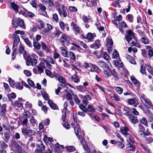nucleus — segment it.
Instances as JSON below:
<instances>
[{
	"mask_svg": "<svg viewBox=\"0 0 153 153\" xmlns=\"http://www.w3.org/2000/svg\"><path fill=\"white\" fill-rule=\"evenodd\" d=\"M45 73L47 76H49L51 78L53 77H56L57 76L58 74H56L54 73V74H52L51 72L48 70H46Z\"/></svg>",
	"mask_w": 153,
	"mask_h": 153,
	"instance_id": "16",
	"label": "nucleus"
},
{
	"mask_svg": "<svg viewBox=\"0 0 153 153\" xmlns=\"http://www.w3.org/2000/svg\"><path fill=\"white\" fill-rule=\"evenodd\" d=\"M18 25L24 28L25 27L24 22L23 19L19 18L18 19Z\"/></svg>",
	"mask_w": 153,
	"mask_h": 153,
	"instance_id": "29",
	"label": "nucleus"
},
{
	"mask_svg": "<svg viewBox=\"0 0 153 153\" xmlns=\"http://www.w3.org/2000/svg\"><path fill=\"white\" fill-rule=\"evenodd\" d=\"M39 50H35V51L40 57H43L44 56L43 52Z\"/></svg>",
	"mask_w": 153,
	"mask_h": 153,
	"instance_id": "42",
	"label": "nucleus"
},
{
	"mask_svg": "<svg viewBox=\"0 0 153 153\" xmlns=\"http://www.w3.org/2000/svg\"><path fill=\"white\" fill-rule=\"evenodd\" d=\"M27 82L28 84L31 87H33L35 85L33 81L30 79H27Z\"/></svg>",
	"mask_w": 153,
	"mask_h": 153,
	"instance_id": "62",
	"label": "nucleus"
},
{
	"mask_svg": "<svg viewBox=\"0 0 153 153\" xmlns=\"http://www.w3.org/2000/svg\"><path fill=\"white\" fill-rule=\"evenodd\" d=\"M58 79L59 82L61 83H65V79L62 76H58Z\"/></svg>",
	"mask_w": 153,
	"mask_h": 153,
	"instance_id": "45",
	"label": "nucleus"
},
{
	"mask_svg": "<svg viewBox=\"0 0 153 153\" xmlns=\"http://www.w3.org/2000/svg\"><path fill=\"white\" fill-rule=\"evenodd\" d=\"M107 45H108L112 46L113 45V42L111 39L108 38L107 39Z\"/></svg>",
	"mask_w": 153,
	"mask_h": 153,
	"instance_id": "51",
	"label": "nucleus"
},
{
	"mask_svg": "<svg viewBox=\"0 0 153 153\" xmlns=\"http://www.w3.org/2000/svg\"><path fill=\"white\" fill-rule=\"evenodd\" d=\"M142 102L147 108H150L152 105V103L149 99L143 95L140 97Z\"/></svg>",
	"mask_w": 153,
	"mask_h": 153,
	"instance_id": "3",
	"label": "nucleus"
},
{
	"mask_svg": "<svg viewBox=\"0 0 153 153\" xmlns=\"http://www.w3.org/2000/svg\"><path fill=\"white\" fill-rule=\"evenodd\" d=\"M19 51V53L23 54L24 58L25 59L27 55V53L25 50L24 47L22 45H20Z\"/></svg>",
	"mask_w": 153,
	"mask_h": 153,
	"instance_id": "8",
	"label": "nucleus"
},
{
	"mask_svg": "<svg viewBox=\"0 0 153 153\" xmlns=\"http://www.w3.org/2000/svg\"><path fill=\"white\" fill-rule=\"evenodd\" d=\"M72 95L75 103L76 104H79L80 102V101L76 95L74 94H72Z\"/></svg>",
	"mask_w": 153,
	"mask_h": 153,
	"instance_id": "32",
	"label": "nucleus"
},
{
	"mask_svg": "<svg viewBox=\"0 0 153 153\" xmlns=\"http://www.w3.org/2000/svg\"><path fill=\"white\" fill-rule=\"evenodd\" d=\"M131 121L132 123L136 124L138 122V120L135 117H133L131 120Z\"/></svg>",
	"mask_w": 153,
	"mask_h": 153,
	"instance_id": "64",
	"label": "nucleus"
},
{
	"mask_svg": "<svg viewBox=\"0 0 153 153\" xmlns=\"http://www.w3.org/2000/svg\"><path fill=\"white\" fill-rule=\"evenodd\" d=\"M71 25L74 28L76 32H77L78 33H79L80 31L79 28H78L77 26L74 22H72L71 23Z\"/></svg>",
	"mask_w": 153,
	"mask_h": 153,
	"instance_id": "39",
	"label": "nucleus"
},
{
	"mask_svg": "<svg viewBox=\"0 0 153 153\" xmlns=\"http://www.w3.org/2000/svg\"><path fill=\"white\" fill-rule=\"evenodd\" d=\"M67 149L69 152L74 151L75 150V147L73 146H70L67 147Z\"/></svg>",
	"mask_w": 153,
	"mask_h": 153,
	"instance_id": "44",
	"label": "nucleus"
},
{
	"mask_svg": "<svg viewBox=\"0 0 153 153\" xmlns=\"http://www.w3.org/2000/svg\"><path fill=\"white\" fill-rule=\"evenodd\" d=\"M140 122L145 125L147 126V121L145 117H143L141 120H140Z\"/></svg>",
	"mask_w": 153,
	"mask_h": 153,
	"instance_id": "54",
	"label": "nucleus"
},
{
	"mask_svg": "<svg viewBox=\"0 0 153 153\" xmlns=\"http://www.w3.org/2000/svg\"><path fill=\"white\" fill-rule=\"evenodd\" d=\"M124 111H126V112L127 113L128 115H131L132 113V110L127 107H125L124 108Z\"/></svg>",
	"mask_w": 153,
	"mask_h": 153,
	"instance_id": "31",
	"label": "nucleus"
},
{
	"mask_svg": "<svg viewBox=\"0 0 153 153\" xmlns=\"http://www.w3.org/2000/svg\"><path fill=\"white\" fill-rule=\"evenodd\" d=\"M116 92L120 94H122L123 91V89L120 87H116Z\"/></svg>",
	"mask_w": 153,
	"mask_h": 153,
	"instance_id": "43",
	"label": "nucleus"
},
{
	"mask_svg": "<svg viewBox=\"0 0 153 153\" xmlns=\"http://www.w3.org/2000/svg\"><path fill=\"white\" fill-rule=\"evenodd\" d=\"M82 98L86 99L87 100H90L91 99V97L89 95H86L85 96H82Z\"/></svg>",
	"mask_w": 153,
	"mask_h": 153,
	"instance_id": "56",
	"label": "nucleus"
},
{
	"mask_svg": "<svg viewBox=\"0 0 153 153\" xmlns=\"http://www.w3.org/2000/svg\"><path fill=\"white\" fill-rule=\"evenodd\" d=\"M47 25L48 29H45V30L44 31V32L45 33H47L48 32L49 30H51L52 29V27L51 25L48 24H47Z\"/></svg>",
	"mask_w": 153,
	"mask_h": 153,
	"instance_id": "49",
	"label": "nucleus"
},
{
	"mask_svg": "<svg viewBox=\"0 0 153 153\" xmlns=\"http://www.w3.org/2000/svg\"><path fill=\"white\" fill-rule=\"evenodd\" d=\"M13 39L14 40V43L13 45V48L19 44L20 39L19 35L16 34H13Z\"/></svg>",
	"mask_w": 153,
	"mask_h": 153,
	"instance_id": "6",
	"label": "nucleus"
},
{
	"mask_svg": "<svg viewBox=\"0 0 153 153\" xmlns=\"http://www.w3.org/2000/svg\"><path fill=\"white\" fill-rule=\"evenodd\" d=\"M26 65L27 66H29L31 65L32 66L36 65L37 64V61L35 59H32L30 56H28L26 57Z\"/></svg>",
	"mask_w": 153,
	"mask_h": 153,
	"instance_id": "2",
	"label": "nucleus"
},
{
	"mask_svg": "<svg viewBox=\"0 0 153 153\" xmlns=\"http://www.w3.org/2000/svg\"><path fill=\"white\" fill-rule=\"evenodd\" d=\"M41 92L42 96L44 99L46 100H48V95L46 93L45 91L43 89L41 91Z\"/></svg>",
	"mask_w": 153,
	"mask_h": 153,
	"instance_id": "26",
	"label": "nucleus"
},
{
	"mask_svg": "<svg viewBox=\"0 0 153 153\" xmlns=\"http://www.w3.org/2000/svg\"><path fill=\"white\" fill-rule=\"evenodd\" d=\"M64 91L68 93L66 95V97L67 100H72L73 98L72 96V94H74L72 91H71V94L68 91V89H65L64 90Z\"/></svg>",
	"mask_w": 153,
	"mask_h": 153,
	"instance_id": "13",
	"label": "nucleus"
},
{
	"mask_svg": "<svg viewBox=\"0 0 153 153\" xmlns=\"http://www.w3.org/2000/svg\"><path fill=\"white\" fill-rule=\"evenodd\" d=\"M23 39L26 44L30 47H31L32 46L31 42L27 38H24Z\"/></svg>",
	"mask_w": 153,
	"mask_h": 153,
	"instance_id": "35",
	"label": "nucleus"
},
{
	"mask_svg": "<svg viewBox=\"0 0 153 153\" xmlns=\"http://www.w3.org/2000/svg\"><path fill=\"white\" fill-rule=\"evenodd\" d=\"M62 53L63 56L67 57L68 55V51L65 49H62Z\"/></svg>",
	"mask_w": 153,
	"mask_h": 153,
	"instance_id": "55",
	"label": "nucleus"
},
{
	"mask_svg": "<svg viewBox=\"0 0 153 153\" xmlns=\"http://www.w3.org/2000/svg\"><path fill=\"white\" fill-rule=\"evenodd\" d=\"M90 47L92 48H94L95 49H97L100 46V43L99 40L95 41L94 44L90 45Z\"/></svg>",
	"mask_w": 153,
	"mask_h": 153,
	"instance_id": "10",
	"label": "nucleus"
},
{
	"mask_svg": "<svg viewBox=\"0 0 153 153\" xmlns=\"http://www.w3.org/2000/svg\"><path fill=\"white\" fill-rule=\"evenodd\" d=\"M79 108L83 111L86 112L87 108H86V106L82 104H81L79 106Z\"/></svg>",
	"mask_w": 153,
	"mask_h": 153,
	"instance_id": "52",
	"label": "nucleus"
},
{
	"mask_svg": "<svg viewBox=\"0 0 153 153\" xmlns=\"http://www.w3.org/2000/svg\"><path fill=\"white\" fill-rule=\"evenodd\" d=\"M91 70L92 71H95L98 72L100 71V70L98 67L95 65L91 64Z\"/></svg>",
	"mask_w": 153,
	"mask_h": 153,
	"instance_id": "18",
	"label": "nucleus"
},
{
	"mask_svg": "<svg viewBox=\"0 0 153 153\" xmlns=\"http://www.w3.org/2000/svg\"><path fill=\"white\" fill-rule=\"evenodd\" d=\"M131 80L132 82L134 85H136L137 87L140 86V83L133 77H131Z\"/></svg>",
	"mask_w": 153,
	"mask_h": 153,
	"instance_id": "17",
	"label": "nucleus"
},
{
	"mask_svg": "<svg viewBox=\"0 0 153 153\" xmlns=\"http://www.w3.org/2000/svg\"><path fill=\"white\" fill-rule=\"evenodd\" d=\"M33 46L35 48L34 49L35 50H39L41 49V45L37 42H34L33 43Z\"/></svg>",
	"mask_w": 153,
	"mask_h": 153,
	"instance_id": "21",
	"label": "nucleus"
},
{
	"mask_svg": "<svg viewBox=\"0 0 153 153\" xmlns=\"http://www.w3.org/2000/svg\"><path fill=\"white\" fill-rule=\"evenodd\" d=\"M30 123L33 126H35V125L37 126V121L34 119L33 117L32 116L30 120Z\"/></svg>",
	"mask_w": 153,
	"mask_h": 153,
	"instance_id": "24",
	"label": "nucleus"
},
{
	"mask_svg": "<svg viewBox=\"0 0 153 153\" xmlns=\"http://www.w3.org/2000/svg\"><path fill=\"white\" fill-rule=\"evenodd\" d=\"M115 64L119 67H122L123 66L122 62L121 61H115Z\"/></svg>",
	"mask_w": 153,
	"mask_h": 153,
	"instance_id": "48",
	"label": "nucleus"
},
{
	"mask_svg": "<svg viewBox=\"0 0 153 153\" xmlns=\"http://www.w3.org/2000/svg\"><path fill=\"white\" fill-rule=\"evenodd\" d=\"M128 102L130 105H132L135 102V100L134 99H129L127 100Z\"/></svg>",
	"mask_w": 153,
	"mask_h": 153,
	"instance_id": "59",
	"label": "nucleus"
},
{
	"mask_svg": "<svg viewBox=\"0 0 153 153\" xmlns=\"http://www.w3.org/2000/svg\"><path fill=\"white\" fill-rule=\"evenodd\" d=\"M128 61L132 64H135L136 63V61L131 56L128 55L126 57Z\"/></svg>",
	"mask_w": 153,
	"mask_h": 153,
	"instance_id": "23",
	"label": "nucleus"
},
{
	"mask_svg": "<svg viewBox=\"0 0 153 153\" xmlns=\"http://www.w3.org/2000/svg\"><path fill=\"white\" fill-rule=\"evenodd\" d=\"M7 96L10 101H12V99H14L16 97V94L14 93H12L10 94L7 95Z\"/></svg>",
	"mask_w": 153,
	"mask_h": 153,
	"instance_id": "34",
	"label": "nucleus"
},
{
	"mask_svg": "<svg viewBox=\"0 0 153 153\" xmlns=\"http://www.w3.org/2000/svg\"><path fill=\"white\" fill-rule=\"evenodd\" d=\"M140 146L143 149L145 152H150V149L148 148V146H147L141 143Z\"/></svg>",
	"mask_w": 153,
	"mask_h": 153,
	"instance_id": "27",
	"label": "nucleus"
},
{
	"mask_svg": "<svg viewBox=\"0 0 153 153\" xmlns=\"http://www.w3.org/2000/svg\"><path fill=\"white\" fill-rule=\"evenodd\" d=\"M95 86L97 87V88H98L100 90L102 91L105 93H106L105 91L104 90L105 88H103L98 84H96Z\"/></svg>",
	"mask_w": 153,
	"mask_h": 153,
	"instance_id": "53",
	"label": "nucleus"
},
{
	"mask_svg": "<svg viewBox=\"0 0 153 153\" xmlns=\"http://www.w3.org/2000/svg\"><path fill=\"white\" fill-rule=\"evenodd\" d=\"M24 73L27 76H30L31 75V73L30 72L27 70H24Z\"/></svg>",
	"mask_w": 153,
	"mask_h": 153,
	"instance_id": "61",
	"label": "nucleus"
},
{
	"mask_svg": "<svg viewBox=\"0 0 153 153\" xmlns=\"http://www.w3.org/2000/svg\"><path fill=\"white\" fill-rule=\"evenodd\" d=\"M76 89L79 91L83 92L86 91L87 88L82 85L77 86L76 87Z\"/></svg>",
	"mask_w": 153,
	"mask_h": 153,
	"instance_id": "20",
	"label": "nucleus"
},
{
	"mask_svg": "<svg viewBox=\"0 0 153 153\" xmlns=\"http://www.w3.org/2000/svg\"><path fill=\"white\" fill-rule=\"evenodd\" d=\"M62 10L60 8L58 9V11L61 16L66 17L68 16V10L67 8L63 5H62Z\"/></svg>",
	"mask_w": 153,
	"mask_h": 153,
	"instance_id": "4",
	"label": "nucleus"
},
{
	"mask_svg": "<svg viewBox=\"0 0 153 153\" xmlns=\"http://www.w3.org/2000/svg\"><path fill=\"white\" fill-rule=\"evenodd\" d=\"M71 77L74 82L76 83L79 82V79L78 78L76 75L74 74L71 76Z\"/></svg>",
	"mask_w": 153,
	"mask_h": 153,
	"instance_id": "41",
	"label": "nucleus"
},
{
	"mask_svg": "<svg viewBox=\"0 0 153 153\" xmlns=\"http://www.w3.org/2000/svg\"><path fill=\"white\" fill-rule=\"evenodd\" d=\"M147 69L149 72L153 76V68L150 66H148Z\"/></svg>",
	"mask_w": 153,
	"mask_h": 153,
	"instance_id": "57",
	"label": "nucleus"
},
{
	"mask_svg": "<svg viewBox=\"0 0 153 153\" xmlns=\"http://www.w3.org/2000/svg\"><path fill=\"white\" fill-rule=\"evenodd\" d=\"M120 130L122 133L124 135H127L128 134L127 131H128L129 129L126 126L121 127L120 128Z\"/></svg>",
	"mask_w": 153,
	"mask_h": 153,
	"instance_id": "14",
	"label": "nucleus"
},
{
	"mask_svg": "<svg viewBox=\"0 0 153 153\" xmlns=\"http://www.w3.org/2000/svg\"><path fill=\"white\" fill-rule=\"evenodd\" d=\"M95 111V109L91 105H88L86 109V112L90 117L93 116L94 112Z\"/></svg>",
	"mask_w": 153,
	"mask_h": 153,
	"instance_id": "5",
	"label": "nucleus"
},
{
	"mask_svg": "<svg viewBox=\"0 0 153 153\" xmlns=\"http://www.w3.org/2000/svg\"><path fill=\"white\" fill-rule=\"evenodd\" d=\"M77 137L78 139L80 140V141L82 143V145H83L84 143H85L84 139L82 138V136L78 135V136H77Z\"/></svg>",
	"mask_w": 153,
	"mask_h": 153,
	"instance_id": "58",
	"label": "nucleus"
},
{
	"mask_svg": "<svg viewBox=\"0 0 153 153\" xmlns=\"http://www.w3.org/2000/svg\"><path fill=\"white\" fill-rule=\"evenodd\" d=\"M68 9L71 12H76L77 10V8L74 6H70L69 7Z\"/></svg>",
	"mask_w": 153,
	"mask_h": 153,
	"instance_id": "47",
	"label": "nucleus"
},
{
	"mask_svg": "<svg viewBox=\"0 0 153 153\" xmlns=\"http://www.w3.org/2000/svg\"><path fill=\"white\" fill-rule=\"evenodd\" d=\"M69 37L65 33L62 34L59 39V41L62 43L69 41Z\"/></svg>",
	"mask_w": 153,
	"mask_h": 153,
	"instance_id": "7",
	"label": "nucleus"
},
{
	"mask_svg": "<svg viewBox=\"0 0 153 153\" xmlns=\"http://www.w3.org/2000/svg\"><path fill=\"white\" fill-rule=\"evenodd\" d=\"M141 42L145 44H148L149 41L145 37H143L141 39Z\"/></svg>",
	"mask_w": 153,
	"mask_h": 153,
	"instance_id": "60",
	"label": "nucleus"
},
{
	"mask_svg": "<svg viewBox=\"0 0 153 153\" xmlns=\"http://www.w3.org/2000/svg\"><path fill=\"white\" fill-rule=\"evenodd\" d=\"M96 36L95 34H92L91 33H88L87 36V38L89 40H92L94 37Z\"/></svg>",
	"mask_w": 153,
	"mask_h": 153,
	"instance_id": "28",
	"label": "nucleus"
},
{
	"mask_svg": "<svg viewBox=\"0 0 153 153\" xmlns=\"http://www.w3.org/2000/svg\"><path fill=\"white\" fill-rule=\"evenodd\" d=\"M97 65L102 68H104L106 66V64L102 61H98L97 62Z\"/></svg>",
	"mask_w": 153,
	"mask_h": 153,
	"instance_id": "30",
	"label": "nucleus"
},
{
	"mask_svg": "<svg viewBox=\"0 0 153 153\" xmlns=\"http://www.w3.org/2000/svg\"><path fill=\"white\" fill-rule=\"evenodd\" d=\"M128 145H129L128 146L129 150L132 151H134L135 150V148L134 146L131 145L130 144H129Z\"/></svg>",
	"mask_w": 153,
	"mask_h": 153,
	"instance_id": "63",
	"label": "nucleus"
},
{
	"mask_svg": "<svg viewBox=\"0 0 153 153\" xmlns=\"http://www.w3.org/2000/svg\"><path fill=\"white\" fill-rule=\"evenodd\" d=\"M82 19L84 22L88 23V20L90 19V18L89 16H83L82 17Z\"/></svg>",
	"mask_w": 153,
	"mask_h": 153,
	"instance_id": "37",
	"label": "nucleus"
},
{
	"mask_svg": "<svg viewBox=\"0 0 153 153\" xmlns=\"http://www.w3.org/2000/svg\"><path fill=\"white\" fill-rule=\"evenodd\" d=\"M110 96L112 100L116 102H119L120 100V97L116 94H110Z\"/></svg>",
	"mask_w": 153,
	"mask_h": 153,
	"instance_id": "11",
	"label": "nucleus"
},
{
	"mask_svg": "<svg viewBox=\"0 0 153 153\" xmlns=\"http://www.w3.org/2000/svg\"><path fill=\"white\" fill-rule=\"evenodd\" d=\"M59 25L62 30L64 31H68L69 30V27L65 25L63 22H59Z\"/></svg>",
	"mask_w": 153,
	"mask_h": 153,
	"instance_id": "9",
	"label": "nucleus"
},
{
	"mask_svg": "<svg viewBox=\"0 0 153 153\" xmlns=\"http://www.w3.org/2000/svg\"><path fill=\"white\" fill-rule=\"evenodd\" d=\"M146 140L147 143L149 144L153 141V138L151 137H148L146 138Z\"/></svg>",
	"mask_w": 153,
	"mask_h": 153,
	"instance_id": "50",
	"label": "nucleus"
},
{
	"mask_svg": "<svg viewBox=\"0 0 153 153\" xmlns=\"http://www.w3.org/2000/svg\"><path fill=\"white\" fill-rule=\"evenodd\" d=\"M74 130L76 134V136L79 135V134L80 130L79 128V127L78 125H77L75 126Z\"/></svg>",
	"mask_w": 153,
	"mask_h": 153,
	"instance_id": "36",
	"label": "nucleus"
},
{
	"mask_svg": "<svg viewBox=\"0 0 153 153\" xmlns=\"http://www.w3.org/2000/svg\"><path fill=\"white\" fill-rule=\"evenodd\" d=\"M0 146L1 147V148H6L8 146L3 141H0Z\"/></svg>",
	"mask_w": 153,
	"mask_h": 153,
	"instance_id": "46",
	"label": "nucleus"
},
{
	"mask_svg": "<svg viewBox=\"0 0 153 153\" xmlns=\"http://www.w3.org/2000/svg\"><path fill=\"white\" fill-rule=\"evenodd\" d=\"M8 81L10 86L14 88L16 82H14V81H13L10 78H9Z\"/></svg>",
	"mask_w": 153,
	"mask_h": 153,
	"instance_id": "38",
	"label": "nucleus"
},
{
	"mask_svg": "<svg viewBox=\"0 0 153 153\" xmlns=\"http://www.w3.org/2000/svg\"><path fill=\"white\" fill-rule=\"evenodd\" d=\"M128 34L126 36V39L128 43H129V42L132 39V37L134 36V35L132 33L131 31H128Z\"/></svg>",
	"mask_w": 153,
	"mask_h": 153,
	"instance_id": "15",
	"label": "nucleus"
},
{
	"mask_svg": "<svg viewBox=\"0 0 153 153\" xmlns=\"http://www.w3.org/2000/svg\"><path fill=\"white\" fill-rule=\"evenodd\" d=\"M10 5L12 8L16 11H18V5L14 3L11 2Z\"/></svg>",
	"mask_w": 153,
	"mask_h": 153,
	"instance_id": "33",
	"label": "nucleus"
},
{
	"mask_svg": "<svg viewBox=\"0 0 153 153\" xmlns=\"http://www.w3.org/2000/svg\"><path fill=\"white\" fill-rule=\"evenodd\" d=\"M18 19L14 17L12 20V25L14 27L16 28L18 26Z\"/></svg>",
	"mask_w": 153,
	"mask_h": 153,
	"instance_id": "25",
	"label": "nucleus"
},
{
	"mask_svg": "<svg viewBox=\"0 0 153 153\" xmlns=\"http://www.w3.org/2000/svg\"><path fill=\"white\" fill-rule=\"evenodd\" d=\"M48 103L50 107L53 109H56L57 108V106L55 103H53L51 100L48 101Z\"/></svg>",
	"mask_w": 153,
	"mask_h": 153,
	"instance_id": "22",
	"label": "nucleus"
},
{
	"mask_svg": "<svg viewBox=\"0 0 153 153\" xmlns=\"http://www.w3.org/2000/svg\"><path fill=\"white\" fill-rule=\"evenodd\" d=\"M23 81L22 82V83H21L19 82H16L14 88H15L19 90H21L23 88Z\"/></svg>",
	"mask_w": 153,
	"mask_h": 153,
	"instance_id": "12",
	"label": "nucleus"
},
{
	"mask_svg": "<svg viewBox=\"0 0 153 153\" xmlns=\"http://www.w3.org/2000/svg\"><path fill=\"white\" fill-rule=\"evenodd\" d=\"M139 131L140 132H141L140 134L141 135H146L144 131H145V128L144 126L141 124H140L139 125Z\"/></svg>",
	"mask_w": 153,
	"mask_h": 153,
	"instance_id": "19",
	"label": "nucleus"
},
{
	"mask_svg": "<svg viewBox=\"0 0 153 153\" xmlns=\"http://www.w3.org/2000/svg\"><path fill=\"white\" fill-rule=\"evenodd\" d=\"M70 58L72 60H75L76 59V56L75 54L72 52L70 51L69 53Z\"/></svg>",
	"mask_w": 153,
	"mask_h": 153,
	"instance_id": "40",
	"label": "nucleus"
},
{
	"mask_svg": "<svg viewBox=\"0 0 153 153\" xmlns=\"http://www.w3.org/2000/svg\"><path fill=\"white\" fill-rule=\"evenodd\" d=\"M22 133L25 135H27L29 136L34 135L36 133L34 130H31L30 127L27 126L26 128H23L22 129Z\"/></svg>",
	"mask_w": 153,
	"mask_h": 153,
	"instance_id": "1",
	"label": "nucleus"
}]
</instances>
